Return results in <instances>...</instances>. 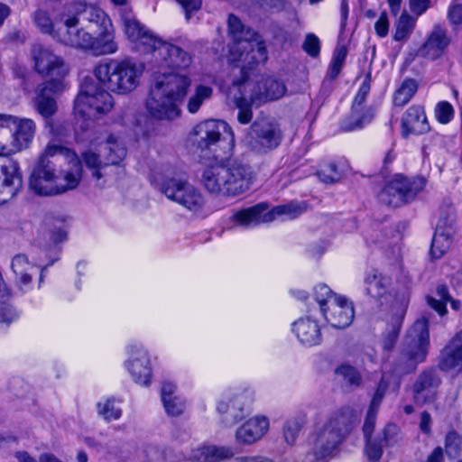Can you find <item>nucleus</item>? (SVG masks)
I'll use <instances>...</instances> for the list:
<instances>
[{"instance_id":"obj_1","label":"nucleus","mask_w":462,"mask_h":462,"mask_svg":"<svg viewBox=\"0 0 462 462\" xmlns=\"http://www.w3.org/2000/svg\"><path fill=\"white\" fill-rule=\"evenodd\" d=\"M82 176V166L70 149L50 143L39 156L30 177L29 189L35 195L52 197L76 189Z\"/></svg>"},{"instance_id":"obj_2","label":"nucleus","mask_w":462,"mask_h":462,"mask_svg":"<svg viewBox=\"0 0 462 462\" xmlns=\"http://www.w3.org/2000/svg\"><path fill=\"white\" fill-rule=\"evenodd\" d=\"M355 415L349 409L332 413L324 425L314 434L311 452L306 455V462H327L334 457L338 447L351 431Z\"/></svg>"},{"instance_id":"obj_3","label":"nucleus","mask_w":462,"mask_h":462,"mask_svg":"<svg viewBox=\"0 0 462 462\" xmlns=\"http://www.w3.org/2000/svg\"><path fill=\"white\" fill-rule=\"evenodd\" d=\"M227 25L230 35L234 40L231 48L233 55L238 54L237 61L243 62L242 72L252 69L253 65L267 60V50L260 35L251 28H245L241 20L235 14H229Z\"/></svg>"},{"instance_id":"obj_4","label":"nucleus","mask_w":462,"mask_h":462,"mask_svg":"<svg viewBox=\"0 0 462 462\" xmlns=\"http://www.w3.org/2000/svg\"><path fill=\"white\" fill-rule=\"evenodd\" d=\"M430 345L429 320L421 318L407 331L400 354L394 363V372L405 375L414 372L424 362Z\"/></svg>"},{"instance_id":"obj_5","label":"nucleus","mask_w":462,"mask_h":462,"mask_svg":"<svg viewBox=\"0 0 462 462\" xmlns=\"http://www.w3.org/2000/svg\"><path fill=\"white\" fill-rule=\"evenodd\" d=\"M143 71L142 65L132 60H111L94 69L96 79L108 90L125 95L134 90Z\"/></svg>"},{"instance_id":"obj_6","label":"nucleus","mask_w":462,"mask_h":462,"mask_svg":"<svg viewBox=\"0 0 462 462\" xmlns=\"http://www.w3.org/2000/svg\"><path fill=\"white\" fill-rule=\"evenodd\" d=\"M125 156L126 148L113 135H109L106 142L99 144L97 152L89 150L81 155L85 166L99 187L105 185L109 171L114 166H119Z\"/></svg>"},{"instance_id":"obj_7","label":"nucleus","mask_w":462,"mask_h":462,"mask_svg":"<svg viewBox=\"0 0 462 462\" xmlns=\"http://www.w3.org/2000/svg\"><path fill=\"white\" fill-rule=\"evenodd\" d=\"M114 100L91 77H85L74 102V112L84 119H95L111 111Z\"/></svg>"},{"instance_id":"obj_8","label":"nucleus","mask_w":462,"mask_h":462,"mask_svg":"<svg viewBox=\"0 0 462 462\" xmlns=\"http://www.w3.org/2000/svg\"><path fill=\"white\" fill-rule=\"evenodd\" d=\"M283 139L280 125L265 118L255 120L246 135V144L254 152L266 154L277 149Z\"/></svg>"},{"instance_id":"obj_9","label":"nucleus","mask_w":462,"mask_h":462,"mask_svg":"<svg viewBox=\"0 0 462 462\" xmlns=\"http://www.w3.org/2000/svg\"><path fill=\"white\" fill-rule=\"evenodd\" d=\"M424 186L425 181L422 178L408 179L399 174L383 187L379 194V199L387 206L398 208L412 201Z\"/></svg>"},{"instance_id":"obj_10","label":"nucleus","mask_w":462,"mask_h":462,"mask_svg":"<svg viewBox=\"0 0 462 462\" xmlns=\"http://www.w3.org/2000/svg\"><path fill=\"white\" fill-rule=\"evenodd\" d=\"M165 196L190 211H198L204 205L200 191L183 177L166 178L161 186Z\"/></svg>"},{"instance_id":"obj_11","label":"nucleus","mask_w":462,"mask_h":462,"mask_svg":"<svg viewBox=\"0 0 462 462\" xmlns=\"http://www.w3.org/2000/svg\"><path fill=\"white\" fill-rule=\"evenodd\" d=\"M31 59L34 70L43 77L60 80L68 74L69 69L63 58L40 42L32 45Z\"/></svg>"},{"instance_id":"obj_12","label":"nucleus","mask_w":462,"mask_h":462,"mask_svg":"<svg viewBox=\"0 0 462 462\" xmlns=\"http://www.w3.org/2000/svg\"><path fill=\"white\" fill-rule=\"evenodd\" d=\"M149 54L152 55V61L160 67L184 69L189 68L192 61L191 55L187 51L161 38Z\"/></svg>"},{"instance_id":"obj_13","label":"nucleus","mask_w":462,"mask_h":462,"mask_svg":"<svg viewBox=\"0 0 462 462\" xmlns=\"http://www.w3.org/2000/svg\"><path fill=\"white\" fill-rule=\"evenodd\" d=\"M224 167L229 197L243 194L251 188L255 173L249 164L239 159H229Z\"/></svg>"},{"instance_id":"obj_14","label":"nucleus","mask_w":462,"mask_h":462,"mask_svg":"<svg viewBox=\"0 0 462 462\" xmlns=\"http://www.w3.org/2000/svg\"><path fill=\"white\" fill-rule=\"evenodd\" d=\"M23 188L19 162L13 157L0 158V204L14 198Z\"/></svg>"},{"instance_id":"obj_15","label":"nucleus","mask_w":462,"mask_h":462,"mask_svg":"<svg viewBox=\"0 0 462 462\" xmlns=\"http://www.w3.org/2000/svg\"><path fill=\"white\" fill-rule=\"evenodd\" d=\"M441 383V377L436 368L430 367L421 371L411 387L414 403L421 407L434 402Z\"/></svg>"},{"instance_id":"obj_16","label":"nucleus","mask_w":462,"mask_h":462,"mask_svg":"<svg viewBox=\"0 0 462 462\" xmlns=\"http://www.w3.org/2000/svg\"><path fill=\"white\" fill-rule=\"evenodd\" d=\"M190 86V79L179 73H154L152 87L162 92L175 103L181 102Z\"/></svg>"},{"instance_id":"obj_17","label":"nucleus","mask_w":462,"mask_h":462,"mask_svg":"<svg viewBox=\"0 0 462 462\" xmlns=\"http://www.w3.org/2000/svg\"><path fill=\"white\" fill-rule=\"evenodd\" d=\"M409 302V288L405 287L396 292L394 302L391 307L390 328L383 338V346L385 350H392L396 344Z\"/></svg>"},{"instance_id":"obj_18","label":"nucleus","mask_w":462,"mask_h":462,"mask_svg":"<svg viewBox=\"0 0 462 462\" xmlns=\"http://www.w3.org/2000/svg\"><path fill=\"white\" fill-rule=\"evenodd\" d=\"M125 33L135 44V48L143 54H149L155 46L159 37L143 25L134 17L123 15Z\"/></svg>"},{"instance_id":"obj_19","label":"nucleus","mask_w":462,"mask_h":462,"mask_svg":"<svg viewBox=\"0 0 462 462\" xmlns=\"http://www.w3.org/2000/svg\"><path fill=\"white\" fill-rule=\"evenodd\" d=\"M228 129L232 139L234 134L227 124L217 120H206L193 129L195 143L201 151L211 150L221 139L222 131Z\"/></svg>"},{"instance_id":"obj_20","label":"nucleus","mask_w":462,"mask_h":462,"mask_svg":"<svg viewBox=\"0 0 462 462\" xmlns=\"http://www.w3.org/2000/svg\"><path fill=\"white\" fill-rule=\"evenodd\" d=\"M79 19L69 16L64 20L63 26L58 29L57 42L80 50H88L92 34L84 28H79Z\"/></svg>"},{"instance_id":"obj_21","label":"nucleus","mask_w":462,"mask_h":462,"mask_svg":"<svg viewBox=\"0 0 462 462\" xmlns=\"http://www.w3.org/2000/svg\"><path fill=\"white\" fill-rule=\"evenodd\" d=\"M126 368L136 383L147 386L151 383L152 366L148 352L141 346H132Z\"/></svg>"},{"instance_id":"obj_22","label":"nucleus","mask_w":462,"mask_h":462,"mask_svg":"<svg viewBox=\"0 0 462 462\" xmlns=\"http://www.w3.org/2000/svg\"><path fill=\"white\" fill-rule=\"evenodd\" d=\"M146 109L152 117L158 120H172L180 114L178 104L152 86L146 100Z\"/></svg>"},{"instance_id":"obj_23","label":"nucleus","mask_w":462,"mask_h":462,"mask_svg":"<svg viewBox=\"0 0 462 462\" xmlns=\"http://www.w3.org/2000/svg\"><path fill=\"white\" fill-rule=\"evenodd\" d=\"M61 89L62 83L60 79H51L38 86L34 106L45 119L51 118L56 113L57 104L54 96Z\"/></svg>"},{"instance_id":"obj_24","label":"nucleus","mask_w":462,"mask_h":462,"mask_svg":"<svg viewBox=\"0 0 462 462\" xmlns=\"http://www.w3.org/2000/svg\"><path fill=\"white\" fill-rule=\"evenodd\" d=\"M326 320L336 328H347L355 316L354 306L345 296L331 300L329 307L323 310Z\"/></svg>"},{"instance_id":"obj_25","label":"nucleus","mask_w":462,"mask_h":462,"mask_svg":"<svg viewBox=\"0 0 462 462\" xmlns=\"http://www.w3.org/2000/svg\"><path fill=\"white\" fill-rule=\"evenodd\" d=\"M97 0H85L73 5V16H81L83 21L88 23L89 29H100L112 27V22L108 15L99 8L96 3Z\"/></svg>"},{"instance_id":"obj_26","label":"nucleus","mask_w":462,"mask_h":462,"mask_svg":"<svg viewBox=\"0 0 462 462\" xmlns=\"http://www.w3.org/2000/svg\"><path fill=\"white\" fill-rule=\"evenodd\" d=\"M269 430V420L264 416H255L244 422L235 433L236 443L252 445L260 440Z\"/></svg>"},{"instance_id":"obj_27","label":"nucleus","mask_w":462,"mask_h":462,"mask_svg":"<svg viewBox=\"0 0 462 462\" xmlns=\"http://www.w3.org/2000/svg\"><path fill=\"white\" fill-rule=\"evenodd\" d=\"M286 93L284 83L273 77H263L254 87L252 101L261 105L281 98Z\"/></svg>"},{"instance_id":"obj_28","label":"nucleus","mask_w":462,"mask_h":462,"mask_svg":"<svg viewBox=\"0 0 462 462\" xmlns=\"http://www.w3.org/2000/svg\"><path fill=\"white\" fill-rule=\"evenodd\" d=\"M200 183L209 193L229 197L224 164H217L203 170Z\"/></svg>"},{"instance_id":"obj_29","label":"nucleus","mask_w":462,"mask_h":462,"mask_svg":"<svg viewBox=\"0 0 462 462\" xmlns=\"http://www.w3.org/2000/svg\"><path fill=\"white\" fill-rule=\"evenodd\" d=\"M430 130L424 109L420 106H411L404 113L402 119V134H423Z\"/></svg>"},{"instance_id":"obj_30","label":"nucleus","mask_w":462,"mask_h":462,"mask_svg":"<svg viewBox=\"0 0 462 462\" xmlns=\"http://www.w3.org/2000/svg\"><path fill=\"white\" fill-rule=\"evenodd\" d=\"M9 127L14 125L12 130L13 141L16 146L17 152L29 148L36 133V124L32 119L21 118L11 116Z\"/></svg>"},{"instance_id":"obj_31","label":"nucleus","mask_w":462,"mask_h":462,"mask_svg":"<svg viewBox=\"0 0 462 462\" xmlns=\"http://www.w3.org/2000/svg\"><path fill=\"white\" fill-rule=\"evenodd\" d=\"M234 455L231 447L207 444L193 448L189 459L194 462H222L231 459Z\"/></svg>"},{"instance_id":"obj_32","label":"nucleus","mask_w":462,"mask_h":462,"mask_svg":"<svg viewBox=\"0 0 462 462\" xmlns=\"http://www.w3.org/2000/svg\"><path fill=\"white\" fill-rule=\"evenodd\" d=\"M449 43L447 30L440 25H435L420 52L425 58L436 60L444 53Z\"/></svg>"},{"instance_id":"obj_33","label":"nucleus","mask_w":462,"mask_h":462,"mask_svg":"<svg viewBox=\"0 0 462 462\" xmlns=\"http://www.w3.org/2000/svg\"><path fill=\"white\" fill-rule=\"evenodd\" d=\"M245 399V394H239L218 403L217 411L222 414L221 423L224 427H232L245 417L244 412Z\"/></svg>"},{"instance_id":"obj_34","label":"nucleus","mask_w":462,"mask_h":462,"mask_svg":"<svg viewBox=\"0 0 462 462\" xmlns=\"http://www.w3.org/2000/svg\"><path fill=\"white\" fill-rule=\"evenodd\" d=\"M292 331L304 346H312L321 342L320 328L316 320L301 318L292 324Z\"/></svg>"},{"instance_id":"obj_35","label":"nucleus","mask_w":462,"mask_h":462,"mask_svg":"<svg viewBox=\"0 0 462 462\" xmlns=\"http://www.w3.org/2000/svg\"><path fill=\"white\" fill-rule=\"evenodd\" d=\"M439 366L444 371L462 367V330L457 332L441 351Z\"/></svg>"},{"instance_id":"obj_36","label":"nucleus","mask_w":462,"mask_h":462,"mask_svg":"<svg viewBox=\"0 0 462 462\" xmlns=\"http://www.w3.org/2000/svg\"><path fill=\"white\" fill-rule=\"evenodd\" d=\"M268 205L266 203H258L253 207L244 208L235 212L232 216V221L238 226H249L260 223H267Z\"/></svg>"},{"instance_id":"obj_37","label":"nucleus","mask_w":462,"mask_h":462,"mask_svg":"<svg viewBox=\"0 0 462 462\" xmlns=\"http://www.w3.org/2000/svg\"><path fill=\"white\" fill-rule=\"evenodd\" d=\"M97 36H91V42L88 50L96 55H106L115 53L117 51V43L115 42L113 26L100 29L96 32Z\"/></svg>"},{"instance_id":"obj_38","label":"nucleus","mask_w":462,"mask_h":462,"mask_svg":"<svg viewBox=\"0 0 462 462\" xmlns=\"http://www.w3.org/2000/svg\"><path fill=\"white\" fill-rule=\"evenodd\" d=\"M397 432V427L394 424H387L383 430V437L365 439V452L370 461L377 462L383 455V445L388 443L389 439Z\"/></svg>"},{"instance_id":"obj_39","label":"nucleus","mask_w":462,"mask_h":462,"mask_svg":"<svg viewBox=\"0 0 462 462\" xmlns=\"http://www.w3.org/2000/svg\"><path fill=\"white\" fill-rule=\"evenodd\" d=\"M176 385L165 381L161 389V397L166 413L171 417H178L183 413L184 402L175 394Z\"/></svg>"},{"instance_id":"obj_40","label":"nucleus","mask_w":462,"mask_h":462,"mask_svg":"<svg viewBox=\"0 0 462 462\" xmlns=\"http://www.w3.org/2000/svg\"><path fill=\"white\" fill-rule=\"evenodd\" d=\"M11 115L0 114V158L9 157L17 153L13 141L12 129L9 127Z\"/></svg>"},{"instance_id":"obj_41","label":"nucleus","mask_w":462,"mask_h":462,"mask_svg":"<svg viewBox=\"0 0 462 462\" xmlns=\"http://www.w3.org/2000/svg\"><path fill=\"white\" fill-rule=\"evenodd\" d=\"M366 291L373 298H382L387 293L391 280L377 271L373 270L365 276Z\"/></svg>"},{"instance_id":"obj_42","label":"nucleus","mask_w":462,"mask_h":462,"mask_svg":"<svg viewBox=\"0 0 462 462\" xmlns=\"http://www.w3.org/2000/svg\"><path fill=\"white\" fill-rule=\"evenodd\" d=\"M374 116V111L372 107L357 109V111L351 110L350 116L342 122L341 128L346 132L362 129L373 120Z\"/></svg>"},{"instance_id":"obj_43","label":"nucleus","mask_w":462,"mask_h":462,"mask_svg":"<svg viewBox=\"0 0 462 462\" xmlns=\"http://www.w3.org/2000/svg\"><path fill=\"white\" fill-rule=\"evenodd\" d=\"M453 235L454 233L435 230L430 247V254L433 258L439 259L445 255L452 245Z\"/></svg>"},{"instance_id":"obj_44","label":"nucleus","mask_w":462,"mask_h":462,"mask_svg":"<svg viewBox=\"0 0 462 462\" xmlns=\"http://www.w3.org/2000/svg\"><path fill=\"white\" fill-rule=\"evenodd\" d=\"M418 90V83L413 79H405L395 91L393 103L397 106H405Z\"/></svg>"},{"instance_id":"obj_45","label":"nucleus","mask_w":462,"mask_h":462,"mask_svg":"<svg viewBox=\"0 0 462 462\" xmlns=\"http://www.w3.org/2000/svg\"><path fill=\"white\" fill-rule=\"evenodd\" d=\"M416 24V20L408 14L406 12L402 13L397 22L395 23V32L393 39L396 42L406 41L411 34Z\"/></svg>"},{"instance_id":"obj_46","label":"nucleus","mask_w":462,"mask_h":462,"mask_svg":"<svg viewBox=\"0 0 462 462\" xmlns=\"http://www.w3.org/2000/svg\"><path fill=\"white\" fill-rule=\"evenodd\" d=\"M306 423L304 416H296L288 420L282 428L283 438L287 444L294 445L298 435Z\"/></svg>"},{"instance_id":"obj_47","label":"nucleus","mask_w":462,"mask_h":462,"mask_svg":"<svg viewBox=\"0 0 462 462\" xmlns=\"http://www.w3.org/2000/svg\"><path fill=\"white\" fill-rule=\"evenodd\" d=\"M213 94L211 87L199 85L196 87L194 94L189 98L187 108L189 113L195 114L199 111L202 104L208 100Z\"/></svg>"},{"instance_id":"obj_48","label":"nucleus","mask_w":462,"mask_h":462,"mask_svg":"<svg viewBox=\"0 0 462 462\" xmlns=\"http://www.w3.org/2000/svg\"><path fill=\"white\" fill-rule=\"evenodd\" d=\"M305 208L299 203L291 202L285 205H279L274 207L272 210L267 211V217L265 220L273 221L276 217L287 215L291 218H294L300 215L304 211Z\"/></svg>"},{"instance_id":"obj_49","label":"nucleus","mask_w":462,"mask_h":462,"mask_svg":"<svg viewBox=\"0 0 462 462\" xmlns=\"http://www.w3.org/2000/svg\"><path fill=\"white\" fill-rule=\"evenodd\" d=\"M455 210L451 204H444L440 207L439 218L436 230L439 232L454 233Z\"/></svg>"},{"instance_id":"obj_50","label":"nucleus","mask_w":462,"mask_h":462,"mask_svg":"<svg viewBox=\"0 0 462 462\" xmlns=\"http://www.w3.org/2000/svg\"><path fill=\"white\" fill-rule=\"evenodd\" d=\"M149 462H180L185 460L181 454H176L170 448H152L148 453Z\"/></svg>"},{"instance_id":"obj_51","label":"nucleus","mask_w":462,"mask_h":462,"mask_svg":"<svg viewBox=\"0 0 462 462\" xmlns=\"http://www.w3.org/2000/svg\"><path fill=\"white\" fill-rule=\"evenodd\" d=\"M335 373L342 378L343 382L348 387H357L361 384L362 376L360 373L350 365L343 364L339 365Z\"/></svg>"},{"instance_id":"obj_52","label":"nucleus","mask_w":462,"mask_h":462,"mask_svg":"<svg viewBox=\"0 0 462 462\" xmlns=\"http://www.w3.org/2000/svg\"><path fill=\"white\" fill-rule=\"evenodd\" d=\"M33 19L36 26L42 33L48 34L57 41L58 30L56 31L54 29L52 20L46 11L42 9L37 10L34 14Z\"/></svg>"},{"instance_id":"obj_53","label":"nucleus","mask_w":462,"mask_h":462,"mask_svg":"<svg viewBox=\"0 0 462 462\" xmlns=\"http://www.w3.org/2000/svg\"><path fill=\"white\" fill-rule=\"evenodd\" d=\"M236 106L238 108L237 121L242 125L249 124L253 119L252 104L256 102L252 101V96L250 100H247L244 97H235Z\"/></svg>"},{"instance_id":"obj_54","label":"nucleus","mask_w":462,"mask_h":462,"mask_svg":"<svg viewBox=\"0 0 462 462\" xmlns=\"http://www.w3.org/2000/svg\"><path fill=\"white\" fill-rule=\"evenodd\" d=\"M340 295L334 293L331 289L324 283L318 284L314 288V297L319 305L321 313L327 309V307H329L331 300H335Z\"/></svg>"},{"instance_id":"obj_55","label":"nucleus","mask_w":462,"mask_h":462,"mask_svg":"<svg viewBox=\"0 0 462 462\" xmlns=\"http://www.w3.org/2000/svg\"><path fill=\"white\" fill-rule=\"evenodd\" d=\"M346 57V49L345 47L337 48L333 54V59L329 66L328 76L330 79H335L341 71Z\"/></svg>"},{"instance_id":"obj_56","label":"nucleus","mask_w":462,"mask_h":462,"mask_svg":"<svg viewBox=\"0 0 462 462\" xmlns=\"http://www.w3.org/2000/svg\"><path fill=\"white\" fill-rule=\"evenodd\" d=\"M317 175L322 182L327 184L337 182L341 178V173L335 163L323 165L318 171Z\"/></svg>"},{"instance_id":"obj_57","label":"nucleus","mask_w":462,"mask_h":462,"mask_svg":"<svg viewBox=\"0 0 462 462\" xmlns=\"http://www.w3.org/2000/svg\"><path fill=\"white\" fill-rule=\"evenodd\" d=\"M371 74H366L362 85L359 88V90L354 99L353 105H352V110L357 111V109H365L363 107L364 103L365 102L366 97L370 92L371 88Z\"/></svg>"},{"instance_id":"obj_58","label":"nucleus","mask_w":462,"mask_h":462,"mask_svg":"<svg viewBox=\"0 0 462 462\" xmlns=\"http://www.w3.org/2000/svg\"><path fill=\"white\" fill-rule=\"evenodd\" d=\"M462 439L456 431H450L446 436L445 448L449 457H456L461 451Z\"/></svg>"},{"instance_id":"obj_59","label":"nucleus","mask_w":462,"mask_h":462,"mask_svg":"<svg viewBox=\"0 0 462 462\" xmlns=\"http://www.w3.org/2000/svg\"><path fill=\"white\" fill-rule=\"evenodd\" d=\"M97 411L106 420H117L121 416V410L116 408L110 400H106L104 403H97Z\"/></svg>"},{"instance_id":"obj_60","label":"nucleus","mask_w":462,"mask_h":462,"mask_svg":"<svg viewBox=\"0 0 462 462\" xmlns=\"http://www.w3.org/2000/svg\"><path fill=\"white\" fill-rule=\"evenodd\" d=\"M435 115L439 123L448 124L453 117L454 110L448 102L441 101L436 106Z\"/></svg>"},{"instance_id":"obj_61","label":"nucleus","mask_w":462,"mask_h":462,"mask_svg":"<svg viewBox=\"0 0 462 462\" xmlns=\"http://www.w3.org/2000/svg\"><path fill=\"white\" fill-rule=\"evenodd\" d=\"M19 317L16 309L6 303L0 304V323L9 326Z\"/></svg>"},{"instance_id":"obj_62","label":"nucleus","mask_w":462,"mask_h":462,"mask_svg":"<svg viewBox=\"0 0 462 462\" xmlns=\"http://www.w3.org/2000/svg\"><path fill=\"white\" fill-rule=\"evenodd\" d=\"M302 48L310 56L318 57L320 51L319 38L313 33L307 34Z\"/></svg>"},{"instance_id":"obj_63","label":"nucleus","mask_w":462,"mask_h":462,"mask_svg":"<svg viewBox=\"0 0 462 462\" xmlns=\"http://www.w3.org/2000/svg\"><path fill=\"white\" fill-rule=\"evenodd\" d=\"M449 23L455 27H462V4L453 3L448 12Z\"/></svg>"},{"instance_id":"obj_64","label":"nucleus","mask_w":462,"mask_h":462,"mask_svg":"<svg viewBox=\"0 0 462 462\" xmlns=\"http://www.w3.org/2000/svg\"><path fill=\"white\" fill-rule=\"evenodd\" d=\"M411 12L417 17L423 14L430 6L431 0H408Z\"/></svg>"}]
</instances>
